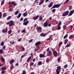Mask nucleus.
<instances>
[{
    "label": "nucleus",
    "mask_w": 74,
    "mask_h": 74,
    "mask_svg": "<svg viewBox=\"0 0 74 74\" xmlns=\"http://www.w3.org/2000/svg\"><path fill=\"white\" fill-rule=\"evenodd\" d=\"M27 20V18H25L24 19L23 21V25H25V26H27V24L29 23V21Z\"/></svg>",
    "instance_id": "nucleus-1"
},
{
    "label": "nucleus",
    "mask_w": 74,
    "mask_h": 74,
    "mask_svg": "<svg viewBox=\"0 0 74 74\" xmlns=\"http://www.w3.org/2000/svg\"><path fill=\"white\" fill-rule=\"evenodd\" d=\"M9 5H10L9 6V8L11 7L12 6V5H14V6H16L17 5V3H15V1H12V2H10L9 3Z\"/></svg>",
    "instance_id": "nucleus-2"
},
{
    "label": "nucleus",
    "mask_w": 74,
    "mask_h": 74,
    "mask_svg": "<svg viewBox=\"0 0 74 74\" xmlns=\"http://www.w3.org/2000/svg\"><path fill=\"white\" fill-rule=\"evenodd\" d=\"M63 13V14H62V16H67V15H69V11H67L64 13Z\"/></svg>",
    "instance_id": "nucleus-3"
},
{
    "label": "nucleus",
    "mask_w": 74,
    "mask_h": 74,
    "mask_svg": "<svg viewBox=\"0 0 74 74\" xmlns=\"http://www.w3.org/2000/svg\"><path fill=\"white\" fill-rule=\"evenodd\" d=\"M10 24L9 25V26L11 27V26H14V22L13 21L11 20L9 21Z\"/></svg>",
    "instance_id": "nucleus-4"
},
{
    "label": "nucleus",
    "mask_w": 74,
    "mask_h": 74,
    "mask_svg": "<svg viewBox=\"0 0 74 74\" xmlns=\"http://www.w3.org/2000/svg\"><path fill=\"white\" fill-rule=\"evenodd\" d=\"M48 26V21H46L43 24V26L44 27H47Z\"/></svg>",
    "instance_id": "nucleus-5"
},
{
    "label": "nucleus",
    "mask_w": 74,
    "mask_h": 74,
    "mask_svg": "<svg viewBox=\"0 0 74 74\" xmlns=\"http://www.w3.org/2000/svg\"><path fill=\"white\" fill-rule=\"evenodd\" d=\"M74 10H71L70 11L69 13L68 16H71L73 14H74Z\"/></svg>",
    "instance_id": "nucleus-6"
},
{
    "label": "nucleus",
    "mask_w": 74,
    "mask_h": 74,
    "mask_svg": "<svg viewBox=\"0 0 74 74\" xmlns=\"http://www.w3.org/2000/svg\"><path fill=\"white\" fill-rule=\"evenodd\" d=\"M53 53L55 57H57V56H58V53L56 51H54L53 52Z\"/></svg>",
    "instance_id": "nucleus-7"
},
{
    "label": "nucleus",
    "mask_w": 74,
    "mask_h": 74,
    "mask_svg": "<svg viewBox=\"0 0 74 74\" xmlns=\"http://www.w3.org/2000/svg\"><path fill=\"white\" fill-rule=\"evenodd\" d=\"M40 44H41V42L38 41L35 44V46H38V45H40Z\"/></svg>",
    "instance_id": "nucleus-8"
},
{
    "label": "nucleus",
    "mask_w": 74,
    "mask_h": 74,
    "mask_svg": "<svg viewBox=\"0 0 74 74\" xmlns=\"http://www.w3.org/2000/svg\"><path fill=\"white\" fill-rule=\"evenodd\" d=\"M44 56H45V53L44 52L43 54H40L39 55L40 58H43V57H44Z\"/></svg>",
    "instance_id": "nucleus-9"
},
{
    "label": "nucleus",
    "mask_w": 74,
    "mask_h": 74,
    "mask_svg": "<svg viewBox=\"0 0 74 74\" xmlns=\"http://www.w3.org/2000/svg\"><path fill=\"white\" fill-rule=\"evenodd\" d=\"M40 2L39 3V5H41L44 2V0H40Z\"/></svg>",
    "instance_id": "nucleus-10"
},
{
    "label": "nucleus",
    "mask_w": 74,
    "mask_h": 74,
    "mask_svg": "<svg viewBox=\"0 0 74 74\" xmlns=\"http://www.w3.org/2000/svg\"><path fill=\"white\" fill-rule=\"evenodd\" d=\"M53 2H51L48 6L49 8H50V7H52V5H53Z\"/></svg>",
    "instance_id": "nucleus-11"
},
{
    "label": "nucleus",
    "mask_w": 74,
    "mask_h": 74,
    "mask_svg": "<svg viewBox=\"0 0 74 74\" xmlns=\"http://www.w3.org/2000/svg\"><path fill=\"white\" fill-rule=\"evenodd\" d=\"M38 16H38V15L36 16V17H35V16H34L33 18L34 20V21H35V20H36V19H37L38 18Z\"/></svg>",
    "instance_id": "nucleus-12"
},
{
    "label": "nucleus",
    "mask_w": 74,
    "mask_h": 74,
    "mask_svg": "<svg viewBox=\"0 0 74 74\" xmlns=\"http://www.w3.org/2000/svg\"><path fill=\"white\" fill-rule=\"evenodd\" d=\"M48 53V54L47 56H50V55H51L52 54V51H49Z\"/></svg>",
    "instance_id": "nucleus-13"
},
{
    "label": "nucleus",
    "mask_w": 74,
    "mask_h": 74,
    "mask_svg": "<svg viewBox=\"0 0 74 74\" xmlns=\"http://www.w3.org/2000/svg\"><path fill=\"white\" fill-rule=\"evenodd\" d=\"M41 30H42V28L40 27H39L37 28V31H40V32H41Z\"/></svg>",
    "instance_id": "nucleus-14"
},
{
    "label": "nucleus",
    "mask_w": 74,
    "mask_h": 74,
    "mask_svg": "<svg viewBox=\"0 0 74 74\" xmlns=\"http://www.w3.org/2000/svg\"><path fill=\"white\" fill-rule=\"evenodd\" d=\"M45 36H46V34H44V33H42L40 34V36H41V37H42H42H45Z\"/></svg>",
    "instance_id": "nucleus-15"
},
{
    "label": "nucleus",
    "mask_w": 74,
    "mask_h": 74,
    "mask_svg": "<svg viewBox=\"0 0 74 74\" xmlns=\"http://www.w3.org/2000/svg\"><path fill=\"white\" fill-rule=\"evenodd\" d=\"M61 70V66H58L57 67V70H59V71H60Z\"/></svg>",
    "instance_id": "nucleus-16"
},
{
    "label": "nucleus",
    "mask_w": 74,
    "mask_h": 74,
    "mask_svg": "<svg viewBox=\"0 0 74 74\" xmlns=\"http://www.w3.org/2000/svg\"><path fill=\"white\" fill-rule=\"evenodd\" d=\"M14 62H15L14 60V59H12L10 62V64H12V63H13Z\"/></svg>",
    "instance_id": "nucleus-17"
},
{
    "label": "nucleus",
    "mask_w": 74,
    "mask_h": 74,
    "mask_svg": "<svg viewBox=\"0 0 74 74\" xmlns=\"http://www.w3.org/2000/svg\"><path fill=\"white\" fill-rule=\"evenodd\" d=\"M32 57L30 56H29L27 59V62H29V61L32 58Z\"/></svg>",
    "instance_id": "nucleus-18"
},
{
    "label": "nucleus",
    "mask_w": 74,
    "mask_h": 74,
    "mask_svg": "<svg viewBox=\"0 0 74 74\" xmlns=\"http://www.w3.org/2000/svg\"><path fill=\"white\" fill-rule=\"evenodd\" d=\"M4 2H5V0H3L1 2V5H3L4 4Z\"/></svg>",
    "instance_id": "nucleus-19"
},
{
    "label": "nucleus",
    "mask_w": 74,
    "mask_h": 74,
    "mask_svg": "<svg viewBox=\"0 0 74 74\" xmlns=\"http://www.w3.org/2000/svg\"><path fill=\"white\" fill-rule=\"evenodd\" d=\"M21 15L22 13H20L17 16V18L18 19V18H19L21 17Z\"/></svg>",
    "instance_id": "nucleus-20"
},
{
    "label": "nucleus",
    "mask_w": 74,
    "mask_h": 74,
    "mask_svg": "<svg viewBox=\"0 0 74 74\" xmlns=\"http://www.w3.org/2000/svg\"><path fill=\"white\" fill-rule=\"evenodd\" d=\"M2 70H5L6 69V66H5V67H2L1 68Z\"/></svg>",
    "instance_id": "nucleus-21"
},
{
    "label": "nucleus",
    "mask_w": 74,
    "mask_h": 74,
    "mask_svg": "<svg viewBox=\"0 0 74 74\" xmlns=\"http://www.w3.org/2000/svg\"><path fill=\"white\" fill-rule=\"evenodd\" d=\"M7 32V29H6V30H5L4 29H3L2 30V32L3 33H6Z\"/></svg>",
    "instance_id": "nucleus-22"
},
{
    "label": "nucleus",
    "mask_w": 74,
    "mask_h": 74,
    "mask_svg": "<svg viewBox=\"0 0 74 74\" xmlns=\"http://www.w3.org/2000/svg\"><path fill=\"white\" fill-rule=\"evenodd\" d=\"M71 46V44L69 43L66 46V48H68V47H70Z\"/></svg>",
    "instance_id": "nucleus-23"
},
{
    "label": "nucleus",
    "mask_w": 74,
    "mask_h": 74,
    "mask_svg": "<svg viewBox=\"0 0 74 74\" xmlns=\"http://www.w3.org/2000/svg\"><path fill=\"white\" fill-rule=\"evenodd\" d=\"M60 6V4H57L56 5V8H59Z\"/></svg>",
    "instance_id": "nucleus-24"
},
{
    "label": "nucleus",
    "mask_w": 74,
    "mask_h": 74,
    "mask_svg": "<svg viewBox=\"0 0 74 74\" xmlns=\"http://www.w3.org/2000/svg\"><path fill=\"white\" fill-rule=\"evenodd\" d=\"M66 27H67V25H64L63 27V29H67V28Z\"/></svg>",
    "instance_id": "nucleus-25"
},
{
    "label": "nucleus",
    "mask_w": 74,
    "mask_h": 74,
    "mask_svg": "<svg viewBox=\"0 0 74 74\" xmlns=\"http://www.w3.org/2000/svg\"><path fill=\"white\" fill-rule=\"evenodd\" d=\"M41 64H42V62L40 61L38 62L37 65L39 66H40V65H41Z\"/></svg>",
    "instance_id": "nucleus-26"
},
{
    "label": "nucleus",
    "mask_w": 74,
    "mask_h": 74,
    "mask_svg": "<svg viewBox=\"0 0 74 74\" xmlns=\"http://www.w3.org/2000/svg\"><path fill=\"white\" fill-rule=\"evenodd\" d=\"M18 13H19V10H17L15 12L14 15H18Z\"/></svg>",
    "instance_id": "nucleus-27"
},
{
    "label": "nucleus",
    "mask_w": 74,
    "mask_h": 74,
    "mask_svg": "<svg viewBox=\"0 0 74 74\" xmlns=\"http://www.w3.org/2000/svg\"><path fill=\"white\" fill-rule=\"evenodd\" d=\"M34 65V63L33 62H31L30 64V67H31V66H33Z\"/></svg>",
    "instance_id": "nucleus-28"
},
{
    "label": "nucleus",
    "mask_w": 74,
    "mask_h": 74,
    "mask_svg": "<svg viewBox=\"0 0 74 74\" xmlns=\"http://www.w3.org/2000/svg\"><path fill=\"white\" fill-rule=\"evenodd\" d=\"M1 60L3 61V62H4V61H5V60L4 59V58L3 57H1Z\"/></svg>",
    "instance_id": "nucleus-29"
},
{
    "label": "nucleus",
    "mask_w": 74,
    "mask_h": 74,
    "mask_svg": "<svg viewBox=\"0 0 74 74\" xmlns=\"http://www.w3.org/2000/svg\"><path fill=\"white\" fill-rule=\"evenodd\" d=\"M60 71H59L58 70H56V74H59L60 73Z\"/></svg>",
    "instance_id": "nucleus-30"
},
{
    "label": "nucleus",
    "mask_w": 74,
    "mask_h": 74,
    "mask_svg": "<svg viewBox=\"0 0 74 74\" xmlns=\"http://www.w3.org/2000/svg\"><path fill=\"white\" fill-rule=\"evenodd\" d=\"M11 18V16H9L8 17V18H7V20H10V19Z\"/></svg>",
    "instance_id": "nucleus-31"
},
{
    "label": "nucleus",
    "mask_w": 74,
    "mask_h": 74,
    "mask_svg": "<svg viewBox=\"0 0 74 74\" xmlns=\"http://www.w3.org/2000/svg\"><path fill=\"white\" fill-rule=\"evenodd\" d=\"M68 67V65L67 64H65L64 66V69H66Z\"/></svg>",
    "instance_id": "nucleus-32"
},
{
    "label": "nucleus",
    "mask_w": 74,
    "mask_h": 74,
    "mask_svg": "<svg viewBox=\"0 0 74 74\" xmlns=\"http://www.w3.org/2000/svg\"><path fill=\"white\" fill-rule=\"evenodd\" d=\"M23 16L25 17V16H26L27 15V13H24L23 14Z\"/></svg>",
    "instance_id": "nucleus-33"
},
{
    "label": "nucleus",
    "mask_w": 74,
    "mask_h": 74,
    "mask_svg": "<svg viewBox=\"0 0 74 74\" xmlns=\"http://www.w3.org/2000/svg\"><path fill=\"white\" fill-rule=\"evenodd\" d=\"M65 41H64V44L66 45V43H67V42H68V39H66L65 40Z\"/></svg>",
    "instance_id": "nucleus-34"
},
{
    "label": "nucleus",
    "mask_w": 74,
    "mask_h": 74,
    "mask_svg": "<svg viewBox=\"0 0 74 74\" xmlns=\"http://www.w3.org/2000/svg\"><path fill=\"white\" fill-rule=\"evenodd\" d=\"M36 48H38V49H35V51H36V52H37V51H38V49H39V48H40V47H39V46H37L36 47Z\"/></svg>",
    "instance_id": "nucleus-35"
},
{
    "label": "nucleus",
    "mask_w": 74,
    "mask_h": 74,
    "mask_svg": "<svg viewBox=\"0 0 74 74\" xmlns=\"http://www.w3.org/2000/svg\"><path fill=\"white\" fill-rule=\"evenodd\" d=\"M68 37V34H66L64 37V39L67 38Z\"/></svg>",
    "instance_id": "nucleus-36"
},
{
    "label": "nucleus",
    "mask_w": 74,
    "mask_h": 74,
    "mask_svg": "<svg viewBox=\"0 0 74 74\" xmlns=\"http://www.w3.org/2000/svg\"><path fill=\"white\" fill-rule=\"evenodd\" d=\"M61 29V27H60V26L58 25L57 28V29L58 30H59Z\"/></svg>",
    "instance_id": "nucleus-37"
},
{
    "label": "nucleus",
    "mask_w": 74,
    "mask_h": 74,
    "mask_svg": "<svg viewBox=\"0 0 74 74\" xmlns=\"http://www.w3.org/2000/svg\"><path fill=\"white\" fill-rule=\"evenodd\" d=\"M4 43L3 41H2L1 43V46H3V45H4Z\"/></svg>",
    "instance_id": "nucleus-38"
},
{
    "label": "nucleus",
    "mask_w": 74,
    "mask_h": 74,
    "mask_svg": "<svg viewBox=\"0 0 74 74\" xmlns=\"http://www.w3.org/2000/svg\"><path fill=\"white\" fill-rule=\"evenodd\" d=\"M73 38V35H71L69 38V39H71V38Z\"/></svg>",
    "instance_id": "nucleus-39"
},
{
    "label": "nucleus",
    "mask_w": 74,
    "mask_h": 74,
    "mask_svg": "<svg viewBox=\"0 0 74 74\" xmlns=\"http://www.w3.org/2000/svg\"><path fill=\"white\" fill-rule=\"evenodd\" d=\"M12 32V30L11 29L10 30L8 31V34H10Z\"/></svg>",
    "instance_id": "nucleus-40"
},
{
    "label": "nucleus",
    "mask_w": 74,
    "mask_h": 74,
    "mask_svg": "<svg viewBox=\"0 0 74 74\" xmlns=\"http://www.w3.org/2000/svg\"><path fill=\"white\" fill-rule=\"evenodd\" d=\"M14 65H12L10 67V69L12 70L13 69H14Z\"/></svg>",
    "instance_id": "nucleus-41"
},
{
    "label": "nucleus",
    "mask_w": 74,
    "mask_h": 74,
    "mask_svg": "<svg viewBox=\"0 0 74 74\" xmlns=\"http://www.w3.org/2000/svg\"><path fill=\"white\" fill-rule=\"evenodd\" d=\"M3 52V49H0V54H1V53H2Z\"/></svg>",
    "instance_id": "nucleus-42"
},
{
    "label": "nucleus",
    "mask_w": 74,
    "mask_h": 74,
    "mask_svg": "<svg viewBox=\"0 0 74 74\" xmlns=\"http://www.w3.org/2000/svg\"><path fill=\"white\" fill-rule=\"evenodd\" d=\"M12 8L9 9L8 10L9 12H11L12 11Z\"/></svg>",
    "instance_id": "nucleus-43"
},
{
    "label": "nucleus",
    "mask_w": 74,
    "mask_h": 74,
    "mask_svg": "<svg viewBox=\"0 0 74 74\" xmlns=\"http://www.w3.org/2000/svg\"><path fill=\"white\" fill-rule=\"evenodd\" d=\"M69 1V0H66V1L64 3V4H66V3H68V1Z\"/></svg>",
    "instance_id": "nucleus-44"
},
{
    "label": "nucleus",
    "mask_w": 74,
    "mask_h": 74,
    "mask_svg": "<svg viewBox=\"0 0 74 74\" xmlns=\"http://www.w3.org/2000/svg\"><path fill=\"white\" fill-rule=\"evenodd\" d=\"M56 8V5H55L53 6L51 8V9H53V8Z\"/></svg>",
    "instance_id": "nucleus-45"
},
{
    "label": "nucleus",
    "mask_w": 74,
    "mask_h": 74,
    "mask_svg": "<svg viewBox=\"0 0 74 74\" xmlns=\"http://www.w3.org/2000/svg\"><path fill=\"white\" fill-rule=\"evenodd\" d=\"M62 42H60L59 44V46H60L61 45H62Z\"/></svg>",
    "instance_id": "nucleus-46"
},
{
    "label": "nucleus",
    "mask_w": 74,
    "mask_h": 74,
    "mask_svg": "<svg viewBox=\"0 0 74 74\" xmlns=\"http://www.w3.org/2000/svg\"><path fill=\"white\" fill-rule=\"evenodd\" d=\"M55 11H56V9H54L52 10V12H55Z\"/></svg>",
    "instance_id": "nucleus-47"
},
{
    "label": "nucleus",
    "mask_w": 74,
    "mask_h": 74,
    "mask_svg": "<svg viewBox=\"0 0 74 74\" xmlns=\"http://www.w3.org/2000/svg\"><path fill=\"white\" fill-rule=\"evenodd\" d=\"M62 25V22L60 21V22L58 24V26H60Z\"/></svg>",
    "instance_id": "nucleus-48"
},
{
    "label": "nucleus",
    "mask_w": 74,
    "mask_h": 74,
    "mask_svg": "<svg viewBox=\"0 0 74 74\" xmlns=\"http://www.w3.org/2000/svg\"><path fill=\"white\" fill-rule=\"evenodd\" d=\"M1 17H2V14H1V12H0V19L1 18Z\"/></svg>",
    "instance_id": "nucleus-49"
},
{
    "label": "nucleus",
    "mask_w": 74,
    "mask_h": 74,
    "mask_svg": "<svg viewBox=\"0 0 74 74\" xmlns=\"http://www.w3.org/2000/svg\"><path fill=\"white\" fill-rule=\"evenodd\" d=\"M5 73V71H2V72H1V73L2 74H4V73Z\"/></svg>",
    "instance_id": "nucleus-50"
},
{
    "label": "nucleus",
    "mask_w": 74,
    "mask_h": 74,
    "mask_svg": "<svg viewBox=\"0 0 74 74\" xmlns=\"http://www.w3.org/2000/svg\"><path fill=\"white\" fill-rule=\"evenodd\" d=\"M26 32V30L25 29H23L22 31V33H25Z\"/></svg>",
    "instance_id": "nucleus-51"
},
{
    "label": "nucleus",
    "mask_w": 74,
    "mask_h": 74,
    "mask_svg": "<svg viewBox=\"0 0 74 74\" xmlns=\"http://www.w3.org/2000/svg\"><path fill=\"white\" fill-rule=\"evenodd\" d=\"M33 39H31L30 40H29V43H30V42H32L33 41Z\"/></svg>",
    "instance_id": "nucleus-52"
},
{
    "label": "nucleus",
    "mask_w": 74,
    "mask_h": 74,
    "mask_svg": "<svg viewBox=\"0 0 74 74\" xmlns=\"http://www.w3.org/2000/svg\"><path fill=\"white\" fill-rule=\"evenodd\" d=\"M72 7V6L71 5L70 6L69 8V10H71L72 9V8H71Z\"/></svg>",
    "instance_id": "nucleus-53"
},
{
    "label": "nucleus",
    "mask_w": 74,
    "mask_h": 74,
    "mask_svg": "<svg viewBox=\"0 0 74 74\" xmlns=\"http://www.w3.org/2000/svg\"><path fill=\"white\" fill-rule=\"evenodd\" d=\"M42 16H40V18H39V21H41V20H42Z\"/></svg>",
    "instance_id": "nucleus-54"
},
{
    "label": "nucleus",
    "mask_w": 74,
    "mask_h": 74,
    "mask_svg": "<svg viewBox=\"0 0 74 74\" xmlns=\"http://www.w3.org/2000/svg\"><path fill=\"white\" fill-rule=\"evenodd\" d=\"M22 50L23 51H25V48L24 47H22Z\"/></svg>",
    "instance_id": "nucleus-55"
},
{
    "label": "nucleus",
    "mask_w": 74,
    "mask_h": 74,
    "mask_svg": "<svg viewBox=\"0 0 74 74\" xmlns=\"http://www.w3.org/2000/svg\"><path fill=\"white\" fill-rule=\"evenodd\" d=\"M73 26L72 25H71V29L70 30V31H71V30H72L73 28Z\"/></svg>",
    "instance_id": "nucleus-56"
},
{
    "label": "nucleus",
    "mask_w": 74,
    "mask_h": 74,
    "mask_svg": "<svg viewBox=\"0 0 74 74\" xmlns=\"http://www.w3.org/2000/svg\"><path fill=\"white\" fill-rule=\"evenodd\" d=\"M6 16V14H5V13L3 14V18H4Z\"/></svg>",
    "instance_id": "nucleus-57"
},
{
    "label": "nucleus",
    "mask_w": 74,
    "mask_h": 74,
    "mask_svg": "<svg viewBox=\"0 0 74 74\" xmlns=\"http://www.w3.org/2000/svg\"><path fill=\"white\" fill-rule=\"evenodd\" d=\"M22 40V38H20L19 39H18V41H21Z\"/></svg>",
    "instance_id": "nucleus-58"
},
{
    "label": "nucleus",
    "mask_w": 74,
    "mask_h": 74,
    "mask_svg": "<svg viewBox=\"0 0 74 74\" xmlns=\"http://www.w3.org/2000/svg\"><path fill=\"white\" fill-rule=\"evenodd\" d=\"M22 73L23 74H26V71H23Z\"/></svg>",
    "instance_id": "nucleus-59"
},
{
    "label": "nucleus",
    "mask_w": 74,
    "mask_h": 74,
    "mask_svg": "<svg viewBox=\"0 0 74 74\" xmlns=\"http://www.w3.org/2000/svg\"><path fill=\"white\" fill-rule=\"evenodd\" d=\"M60 58H59L58 59V62H60Z\"/></svg>",
    "instance_id": "nucleus-60"
},
{
    "label": "nucleus",
    "mask_w": 74,
    "mask_h": 74,
    "mask_svg": "<svg viewBox=\"0 0 74 74\" xmlns=\"http://www.w3.org/2000/svg\"><path fill=\"white\" fill-rule=\"evenodd\" d=\"M49 51V48H48L46 50L47 52H48V51Z\"/></svg>",
    "instance_id": "nucleus-61"
},
{
    "label": "nucleus",
    "mask_w": 74,
    "mask_h": 74,
    "mask_svg": "<svg viewBox=\"0 0 74 74\" xmlns=\"http://www.w3.org/2000/svg\"><path fill=\"white\" fill-rule=\"evenodd\" d=\"M23 18H21L20 19V21H23Z\"/></svg>",
    "instance_id": "nucleus-62"
},
{
    "label": "nucleus",
    "mask_w": 74,
    "mask_h": 74,
    "mask_svg": "<svg viewBox=\"0 0 74 74\" xmlns=\"http://www.w3.org/2000/svg\"><path fill=\"white\" fill-rule=\"evenodd\" d=\"M3 49H5V45L4 46V47H3Z\"/></svg>",
    "instance_id": "nucleus-63"
},
{
    "label": "nucleus",
    "mask_w": 74,
    "mask_h": 74,
    "mask_svg": "<svg viewBox=\"0 0 74 74\" xmlns=\"http://www.w3.org/2000/svg\"><path fill=\"white\" fill-rule=\"evenodd\" d=\"M49 61V59H46V62H48Z\"/></svg>",
    "instance_id": "nucleus-64"
}]
</instances>
